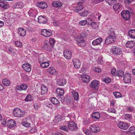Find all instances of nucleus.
Instances as JSON below:
<instances>
[{
    "label": "nucleus",
    "instance_id": "obj_17",
    "mask_svg": "<svg viewBox=\"0 0 135 135\" xmlns=\"http://www.w3.org/2000/svg\"><path fill=\"white\" fill-rule=\"evenodd\" d=\"M81 78L82 81L86 83H88L90 80L89 76L87 75H83L81 76Z\"/></svg>",
    "mask_w": 135,
    "mask_h": 135
},
{
    "label": "nucleus",
    "instance_id": "obj_7",
    "mask_svg": "<svg viewBox=\"0 0 135 135\" xmlns=\"http://www.w3.org/2000/svg\"><path fill=\"white\" fill-rule=\"evenodd\" d=\"M72 7L73 10L77 13H79L80 11L83 9L84 8L83 5H78V4L77 5L73 4Z\"/></svg>",
    "mask_w": 135,
    "mask_h": 135
},
{
    "label": "nucleus",
    "instance_id": "obj_12",
    "mask_svg": "<svg viewBox=\"0 0 135 135\" xmlns=\"http://www.w3.org/2000/svg\"><path fill=\"white\" fill-rule=\"evenodd\" d=\"M103 41L102 38L99 37L94 40L92 42V44L93 46H96L101 44Z\"/></svg>",
    "mask_w": 135,
    "mask_h": 135
},
{
    "label": "nucleus",
    "instance_id": "obj_54",
    "mask_svg": "<svg viewBox=\"0 0 135 135\" xmlns=\"http://www.w3.org/2000/svg\"><path fill=\"white\" fill-rule=\"evenodd\" d=\"M22 125L26 127H30V124L26 121L22 123Z\"/></svg>",
    "mask_w": 135,
    "mask_h": 135
},
{
    "label": "nucleus",
    "instance_id": "obj_35",
    "mask_svg": "<svg viewBox=\"0 0 135 135\" xmlns=\"http://www.w3.org/2000/svg\"><path fill=\"white\" fill-rule=\"evenodd\" d=\"M49 66V61L47 62L44 61L41 63L40 66L42 68H46Z\"/></svg>",
    "mask_w": 135,
    "mask_h": 135
},
{
    "label": "nucleus",
    "instance_id": "obj_3",
    "mask_svg": "<svg viewBox=\"0 0 135 135\" xmlns=\"http://www.w3.org/2000/svg\"><path fill=\"white\" fill-rule=\"evenodd\" d=\"M42 48L44 50L49 52L51 51V46L50 45L49 41L47 40H44L43 45H42Z\"/></svg>",
    "mask_w": 135,
    "mask_h": 135
},
{
    "label": "nucleus",
    "instance_id": "obj_19",
    "mask_svg": "<svg viewBox=\"0 0 135 135\" xmlns=\"http://www.w3.org/2000/svg\"><path fill=\"white\" fill-rule=\"evenodd\" d=\"M124 80L126 83H129L131 82V75L129 74H125L124 77Z\"/></svg>",
    "mask_w": 135,
    "mask_h": 135
},
{
    "label": "nucleus",
    "instance_id": "obj_1",
    "mask_svg": "<svg viewBox=\"0 0 135 135\" xmlns=\"http://www.w3.org/2000/svg\"><path fill=\"white\" fill-rule=\"evenodd\" d=\"M13 114L15 117H22L25 116L26 113L24 110L16 108L13 110Z\"/></svg>",
    "mask_w": 135,
    "mask_h": 135
},
{
    "label": "nucleus",
    "instance_id": "obj_46",
    "mask_svg": "<svg viewBox=\"0 0 135 135\" xmlns=\"http://www.w3.org/2000/svg\"><path fill=\"white\" fill-rule=\"evenodd\" d=\"M117 75L118 76L122 77L124 76V72L121 70H118L117 72Z\"/></svg>",
    "mask_w": 135,
    "mask_h": 135
},
{
    "label": "nucleus",
    "instance_id": "obj_18",
    "mask_svg": "<svg viewBox=\"0 0 135 135\" xmlns=\"http://www.w3.org/2000/svg\"><path fill=\"white\" fill-rule=\"evenodd\" d=\"M73 62L75 68L78 69L80 67L81 64V62L79 60L74 59L73 60Z\"/></svg>",
    "mask_w": 135,
    "mask_h": 135
},
{
    "label": "nucleus",
    "instance_id": "obj_28",
    "mask_svg": "<svg viewBox=\"0 0 135 135\" xmlns=\"http://www.w3.org/2000/svg\"><path fill=\"white\" fill-rule=\"evenodd\" d=\"M128 35L130 37L135 39V29L129 30L128 32Z\"/></svg>",
    "mask_w": 135,
    "mask_h": 135
},
{
    "label": "nucleus",
    "instance_id": "obj_9",
    "mask_svg": "<svg viewBox=\"0 0 135 135\" xmlns=\"http://www.w3.org/2000/svg\"><path fill=\"white\" fill-rule=\"evenodd\" d=\"M113 54L120 55L122 53V50L120 48L114 46L111 50Z\"/></svg>",
    "mask_w": 135,
    "mask_h": 135
},
{
    "label": "nucleus",
    "instance_id": "obj_61",
    "mask_svg": "<svg viewBox=\"0 0 135 135\" xmlns=\"http://www.w3.org/2000/svg\"><path fill=\"white\" fill-rule=\"evenodd\" d=\"M91 25L93 28H95L97 27H98L96 23L93 22H92L91 23Z\"/></svg>",
    "mask_w": 135,
    "mask_h": 135
},
{
    "label": "nucleus",
    "instance_id": "obj_44",
    "mask_svg": "<svg viewBox=\"0 0 135 135\" xmlns=\"http://www.w3.org/2000/svg\"><path fill=\"white\" fill-rule=\"evenodd\" d=\"M15 6V8H21L23 7V4L22 2H21L16 3Z\"/></svg>",
    "mask_w": 135,
    "mask_h": 135
},
{
    "label": "nucleus",
    "instance_id": "obj_21",
    "mask_svg": "<svg viewBox=\"0 0 135 135\" xmlns=\"http://www.w3.org/2000/svg\"><path fill=\"white\" fill-rule=\"evenodd\" d=\"M18 33L21 36H24L26 34V31L25 29L22 28H20L18 30Z\"/></svg>",
    "mask_w": 135,
    "mask_h": 135
},
{
    "label": "nucleus",
    "instance_id": "obj_36",
    "mask_svg": "<svg viewBox=\"0 0 135 135\" xmlns=\"http://www.w3.org/2000/svg\"><path fill=\"white\" fill-rule=\"evenodd\" d=\"M62 117L59 115H58L56 116L54 120V122L56 123H57L61 120Z\"/></svg>",
    "mask_w": 135,
    "mask_h": 135
},
{
    "label": "nucleus",
    "instance_id": "obj_2",
    "mask_svg": "<svg viewBox=\"0 0 135 135\" xmlns=\"http://www.w3.org/2000/svg\"><path fill=\"white\" fill-rule=\"evenodd\" d=\"M118 127L122 129H127L129 127V124L123 121H120L117 124Z\"/></svg>",
    "mask_w": 135,
    "mask_h": 135
},
{
    "label": "nucleus",
    "instance_id": "obj_52",
    "mask_svg": "<svg viewBox=\"0 0 135 135\" xmlns=\"http://www.w3.org/2000/svg\"><path fill=\"white\" fill-rule=\"evenodd\" d=\"M116 0H107L106 2L107 3L111 5L114 2H116Z\"/></svg>",
    "mask_w": 135,
    "mask_h": 135
},
{
    "label": "nucleus",
    "instance_id": "obj_49",
    "mask_svg": "<svg viewBox=\"0 0 135 135\" xmlns=\"http://www.w3.org/2000/svg\"><path fill=\"white\" fill-rule=\"evenodd\" d=\"M32 99V96L28 94L25 100L26 101L28 102L31 100Z\"/></svg>",
    "mask_w": 135,
    "mask_h": 135
},
{
    "label": "nucleus",
    "instance_id": "obj_55",
    "mask_svg": "<svg viewBox=\"0 0 135 135\" xmlns=\"http://www.w3.org/2000/svg\"><path fill=\"white\" fill-rule=\"evenodd\" d=\"M93 69L94 70L97 72L100 73L101 71V69L100 68L94 67L93 68Z\"/></svg>",
    "mask_w": 135,
    "mask_h": 135
},
{
    "label": "nucleus",
    "instance_id": "obj_59",
    "mask_svg": "<svg viewBox=\"0 0 135 135\" xmlns=\"http://www.w3.org/2000/svg\"><path fill=\"white\" fill-rule=\"evenodd\" d=\"M90 123V119H85L84 120L83 122V124L85 125L89 124Z\"/></svg>",
    "mask_w": 135,
    "mask_h": 135
},
{
    "label": "nucleus",
    "instance_id": "obj_27",
    "mask_svg": "<svg viewBox=\"0 0 135 135\" xmlns=\"http://www.w3.org/2000/svg\"><path fill=\"white\" fill-rule=\"evenodd\" d=\"M135 45V42L132 41H129L126 44L127 47L132 48Z\"/></svg>",
    "mask_w": 135,
    "mask_h": 135
},
{
    "label": "nucleus",
    "instance_id": "obj_31",
    "mask_svg": "<svg viewBox=\"0 0 135 135\" xmlns=\"http://www.w3.org/2000/svg\"><path fill=\"white\" fill-rule=\"evenodd\" d=\"M72 94L75 100L78 101V100L79 98V95L78 93L74 90L72 91Z\"/></svg>",
    "mask_w": 135,
    "mask_h": 135
},
{
    "label": "nucleus",
    "instance_id": "obj_15",
    "mask_svg": "<svg viewBox=\"0 0 135 135\" xmlns=\"http://www.w3.org/2000/svg\"><path fill=\"white\" fill-rule=\"evenodd\" d=\"M28 13L30 16L35 17L37 13V11L34 8H32L29 10Z\"/></svg>",
    "mask_w": 135,
    "mask_h": 135
},
{
    "label": "nucleus",
    "instance_id": "obj_63",
    "mask_svg": "<svg viewBox=\"0 0 135 135\" xmlns=\"http://www.w3.org/2000/svg\"><path fill=\"white\" fill-rule=\"evenodd\" d=\"M8 50L9 51L8 53L9 54H11L12 55H13L15 54V52L14 51H13L12 50V49L11 48H9L8 49Z\"/></svg>",
    "mask_w": 135,
    "mask_h": 135
},
{
    "label": "nucleus",
    "instance_id": "obj_58",
    "mask_svg": "<svg viewBox=\"0 0 135 135\" xmlns=\"http://www.w3.org/2000/svg\"><path fill=\"white\" fill-rule=\"evenodd\" d=\"M127 110L129 112H135V109L133 107H129L127 108Z\"/></svg>",
    "mask_w": 135,
    "mask_h": 135
},
{
    "label": "nucleus",
    "instance_id": "obj_29",
    "mask_svg": "<svg viewBox=\"0 0 135 135\" xmlns=\"http://www.w3.org/2000/svg\"><path fill=\"white\" fill-rule=\"evenodd\" d=\"M57 84L60 86H63L66 83V80L64 79H58L57 81Z\"/></svg>",
    "mask_w": 135,
    "mask_h": 135
},
{
    "label": "nucleus",
    "instance_id": "obj_22",
    "mask_svg": "<svg viewBox=\"0 0 135 135\" xmlns=\"http://www.w3.org/2000/svg\"><path fill=\"white\" fill-rule=\"evenodd\" d=\"M115 37H111L109 36L107 37L105 40V43L106 45H108L112 43L113 42L114 39Z\"/></svg>",
    "mask_w": 135,
    "mask_h": 135
},
{
    "label": "nucleus",
    "instance_id": "obj_26",
    "mask_svg": "<svg viewBox=\"0 0 135 135\" xmlns=\"http://www.w3.org/2000/svg\"><path fill=\"white\" fill-rule=\"evenodd\" d=\"M64 90L61 88H58L56 89V93L58 96H62L64 94Z\"/></svg>",
    "mask_w": 135,
    "mask_h": 135
},
{
    "label": "nucleus",
    "instance_id": "obj_48",
    "mask_svg": "<svg viewBox=\"0 0 135 135\" xmlns=\"http://www.w3.org/2000/svg\"><path fill=\"white\" fill-rule=\"evenodd\" d=\"M88 14V11L85 10L80 13V15L81 16L84 17L86 16Z\"/></svg>",
    "mask_w": 135,
    "mask_h": 135
},
{
    "label": "nucleus",
    "instance_id": "obj_34",
    "mask_svg": "<svg viewBox=\"0 0 135 135\" xmlns=\"http://www.w3.org/2000/svg\"><path fill=\"white\" fill-rule=\"evenodd\" d=\"M3 84L5 86H8L10 85V82L9 80L6 79H3L2 81Z\"/></svg>",
    "mask_w": 135,
    "mask_h": 135
},
{
    "label": "nucleus",
    "instance_id": "obj_47",
    "mask_svg": "<svg viewBox=\"0 0 135 135\" xmlns=\"http://www.w3.org/2000/svg\"><path fill=\"white\" fill-rule=\"evenodd\" d=\"M83 131V132L87 135H91V132L87 129L84 128Z\"/></svg>",
    "mask_w": 135,
    "mask_h": 135
},
{
    "label": "nucleus",
    "instance_id": "obj_10",
    "mask_svg": "<svg viewBox=\"0 0 135 135\" xmlns=\"http://www.w3.org/2000/svg\"><path fill=\"white\" fill-rule=\"evenodd\" d=\"M91 87L94 90H97L99 86V84L98 81L97 80H93L92 81L91 84Z\"/></svg>",
    "mask_w": 135,
    "mask_h": 135
},
{
    "label": "nucleus",
    "instance_id": "obj_4",
    "mask_svg": "<svg viewBox=\"0 0 135 135\" xmlns=\"http://www.w3.org/2000/svg\"><path fill=\"white\" fill-rule=\"evenodd\" d=\"M121 16L123 18L126 20H128L130 17L129 12L128 10L122 11L121 13Z\"/></svg>",
    "mask_w": 135,
    "mask_h": 135
},
{
    "label": "nucleus",
    "instance_id": "obj_13",
    "mask_svg": "<svg viewBox=\"0 0 135 135\" xmlns=\"http://www.w3.org/2000/svg\"><path fill=\"white\" fill-rule=\"evenodd\" d=\"M36 5L37 7L42 9H44L47 7V4L44 2H38L36 3Z\"/></svg>",
    "mask_w": 135,
    "mask_h": 135
},
{
    "label": "nucleus",
    "instance_id": "obj_32",
    "mask_svg": "<svg viewBox=\"0 0 135 135\" xmlns=\"http://www.w3.org/2000/svg\"><path fill=\"white\" fill-rule=\"evenodd\" d=\"M0 6L4 9L7 8L9 6L6 2L0 0Z\"/></svg>",
    "mask_w": 135,
    "mask_h": 135
},
{
    "label": "nucleus",
    "instance_id": "obj_64",
    "mask_svg": "<svg viewBox=\"0 0 135 135\" xmlns=\"http://www.w3.org/2000/svg\"><path fill=\"white\" fill-rule=\"evenodd\" d=\"M37 129L35 127L32 128L30 130V132L32 133H33L35 132H36Z\"/></svg>",
    "mask_w": 135,
    "mask_h": 135
},
{
    "label": "nucleus",
    "instance_id": "obj_41",
    "mask_svg": "<svg viewBox=\"0 0 135 135\" xmlns=\"http://www.w3.org/2000/svg\"><path fill=\"white\" fill-rule=\"evenodd\" d=\"M122 6L120 4L117 3L115 4L113 6V8L115 11L120 9L121 8Z\"/></svg>",
    "mask_w": 135,
    "mask_h": 135
},
{
    "label": "nucleus",
    "instance_id": "obj_30",
    "mask_svg": "<svg viewBox=\"0 0 135 135\" xmlns=\"http://www.w3.org/2000/svg\"><path fill=\"white\" fill-rule=\"evenodd\" d=\"M47 87L44 84H42L41 86V94L44 95L46 94L47 91Z\"/></svg>",
    "mask_w": 135,
    "mask_h": 135
},
{
    "label": "nucleus",
    "instance_id": "obj_38",
    "mask_svg": "<svg viewBox=\"0 0 135 135\" xmlns=\"http://www.w3.org/2000/svg\"><path fill=\"white\" fill-rule=\"evenodd\" d=\"M51 102L52 103L55 104H58L60 103L59 101L55 97L51 98Z\"/></svg>",
    "mask_w": 135,
    "mask_h": 135
},
{
    "label": "nucleus",
    "instance_id": "obj_56",
    "mask_svg": "<svg viewBox=\"0 0 135 135\" xmlns=\"http://www.w3.org/2000/svg\"><path fill=\"white\" fill-rule=\"evenodd\" d=\"M34 108L36 110H38L40 108V105L39 104L36 103L34 104Z\"/></svg>",
    "mask_w": 135,
    "mask_h": 135
},
{
    "label": "nucleus",
    "instance_id": "obj_57",
    "mask_svg": "<svg viewBox=\"0 0 135 135\" xmlns=\"http://www.w3.org/2000/svg\"><path fill=\"white\" fill-rule=\"evenodd\" d=\"M45 105L51 109H52L53 106L52 104L50 103L46 102L45 103Z\"/></svg>",
    "mask_w": 135,
    "mask_h": 135
},
{
    "label": "nucleus",
    "instance_id": "obj_60",
    "mask_svg": "<svg viewBox=\"0 0 135 135\" xmlns=\"http://www.w3.org/2000/svg\"><path fill=\"white\" fill-rule=\"evenodd\" d=\"M15 45L17 47H21L22 46V44L19 41H16L15 42Z\"/></svg>",
    "mask_w": 135,
    "mask_h": 135
},
{
    "label": "nucleus",
    "instance_id": "obj_14",
    "mask_svg": "<svg viewBox=\"0 0 135 135\" xmlns=\"http://www.w3.org/2000/svg\"><path fill=\"white\" fill-rule=\"evenodd\" d=\"M38 22L41 24L45 23L47 21V18L45 16H40L38 18Z\"/></svg>",
    "mask_w": 135,
    "mask_h": 135
},
{
    "label": "nucleus",
    "instance_id": "obj_16",
    "mask_svg": "<svg viewBox=\"0 0 135 135\" xmlns=\"http://www.w3.org/2000/svg\"><path fill=\"white\" fill-rule=\"evenodd\" d=\"M7 126L9 128H11L15 127L16 125L15 122L12 119H8L7 122Z\"/></svg>",
    "mask_w": 135,
    "mask_h": 135
},
{
    "label": "nucleus",
    "instance_id": "obj_42",
    "mask_svg": "<svg viewBox=\"0 0 135 135\" xmlns=\"http://www.w3.org/2000/svg\"><path fill=\"white\" fill-rule=\"evenodd\" d=\"M92 116L93 118L96 119H98L100 118V114L97 112L94 113L93 114Z\"/></svg>",
    "mask_w": 135,
    "mask_h": 135
},
{
    "label": "nucleus",
    "instance_id": "obj_37",
    "mask_svg": "<svg viewBox=\"0 0 135 135\" xmlns=\"http://www.w3.org/2000/svg\"><path fill=\"white\" fill-rule=\"evenodd\" d=\"M130 135H135V127L132 126L130 127L129 129Z\"/></svg>",
    "mask_w": 135,
    "mask_h": 135
},
{
    "label": "nucleus",
    "instance_id": "obj_8",
    "mask_svg": "<svg viewBox=\"0 0 135 135\" xmlns=\"http://www.w3.org/2000/svg\"><path fill=\"white\" fill-rule=\"evenodd\" d=\"M90 130L94 133H97L100 131V128L98 126L95 124H93L89 127Z\"/></svg>",
    "mask_w": 135,
    "mask_h": 135
},
{
    "label": "nucleus",
    "instance_id": "obj_40",
    "mask_svg": "<svg viewBox=\"0 0 135 135\" xmlns=\"http://www.w3.org/2000/svg\"><path fill=\"white\" fill-rule=\"evenodd\" d=\"M38 61L40 63L45 61L44 56L43 54L40 55L39 56Z\"/></svg>",
    "mask_w": 135,
    "mask_h": 135
},
{
    "label": "nucleus",
    "instance_id": "obj_11",
    "mask_svg": "<svg viewBox=\"0 0 135 135\" xmlns=\"http://www.w3.org/2000/svg\"><path fill=\"white\" fill-rule=\"evenodd\" d=\"M68 128L71 131L75 130L77 129L76 124L73 122H70L68 124Z\"/></svg>",
    "mask_w": 135,
    "mask_h": 135
},
{
    "label": "nucleus",
    "instance_id": "obj_33",
    "mask_svg": "<svg viewBox=\"0 0 135 135\" xmlns=\"http://www.w3.org/2000/svg\"><path fill=\"white\" fill-rule=\"evenodd\" d=\"M109 36L113 37H115V35L114 32V29L112 28L109 29L108 32Z\"/></svg>",
    "mask_w": 135,
    "mask_h": 135
},
{
    "label": "nucleus",
    "instance_id": "obj_39",
    "mask_svg": "<svg viewBox=\"0 0 135 135\" xmlns=\"http://www.w3.org/2000/svg\"><path fill=\"white\" fill-rule=\"evenodd\" d=\"M49 44L50 45V46L52 47H53L54 45L56 42L55 40L53 38H50L49 39Z\"/></svg>",
    "mask_w": 135,
    "mask_h": 135
},
{
    "label": "nucleus",
    "instance_id": "obj_20",
    "mask_svg": "<svg viewBox=\"0 0 135 135\" xmlns=\"http://www.w3.org/2000/svg\"><path fill=\"white\" fill-rule=\"evenodd\" d=\"M64 55L65 57L67 59H70L72 56L71 51L68 50H65L64 51Z\"/></svg>",
    "mask_w": 135,
    "mask_h": 135
},
{
    "label": "nucleus",
    "instance_id": "obj_5",
    "mask_svg": "<svg viewBox=\"0 0 135 135\" xmlns=\"http://www.w3.org/2000/svg\"><path fill=\"white\" fill-rule=\"evenodd\" d=\"M77 44L81 46H84L85 45V42L83 37L78 36L75 39Z\"/></svg>",
    "mask_w": 135,
    "mask_h": 135
},
{
    "label": "nucleus",
    "instance_id": "obj_53",
    "mask_svg": "<svg viewBox=\"0 0 135 135\" xmlns=\"http://www.w3.org/2000/svg\"><path fill=\"white\" fill-rule=\"evenodd\" d=\"M88 23L87 20H82L80 21L79 22V24L81 26L85 25Z\"/></svg>",
    "mask_w": 135,
    "mask_h": 135
},
{
    "label": "nucleus",
    "instance_id": "obj_43",
    "mask_svg": "<svg viewBox=\"0 0 135 135\" xmlns=\"http://www.w3.org/2000/svg\"><path fill=\"white\" fill-rule=\"evenodd\" d=\"M124 117L125 119L129 121H131L132 119V116L130 114H126L124 115Z\"/></svg>",
    "mask_w": 135,
    "mask_h": 135
},
{
    "label": "nucleus",
    "instance_id": "obj_25",
    "mask_svg": "<svg viewBox=\"0 0 135 135\" xmlns=\"http://www.w3.org/2000/svg\"><path fill=\"white\" fill-rule=\"evenodd\" d=\"M47 71L50 74L55 75L56 74V71L53 67H50L47 69Z\"/></svg>",
    "mask_w": 135,
    "mask_h": 135
},
{
    "label": "nucleus",
    "instance_id": "obj_50",
    "mask_svg": "<svg viewBox=\"0 0 135 135\" xmlns=\"http://www.w3.org/2000/svg\"><path fill=\"white\" fill-rule=\"evenodd\" d=\"M103 81L105 83H108L111 82V80L109 78L107 77L103 79Z\"/></svg>",
    "mask_w": 135,
    "mask_h": 135
},
{
    "label": "nucleus",
    "instance_id": "obj_62",
    "mask_svg": "<svg viewBox=\"0 0 135 135\" xmlns=\"http://www.w3.org/2000/svg\"><path fill=\"white\" fill-rule=\"evenodd\" d=\"M60 129L63 130L67 131L68 130V127L66 126H63L61 127Z\"/></svg>",
    "mask_w": 135,
    "mask_h": 135
},
{
    "label": "nucleus",
    "instance_id": "obj_23",
    "mask_svg": "<svg viewBox=\"0 0 135 135\" xmlns=\"http://www.w3.org/2000/svg\"><path fill=\"white\" fill-rule=\"evenodd\" d=\"M22 68L26 71L29 72L31 71V68L30 65L28 64H24L22 65Z\"/></svg>",
    "mask_w": 135,
    "mask_h": 135
},
{
    "label": "nucleus",
    "instance_id": "obj_24",
    "mask_svg": "<svg viewBox=\"0 0 135 135\" xmlns=\"http://www.w3.org/2000/svg\"><path fill=\"white\" fill-rule=\"evenodd\" d=\"M62 5L63 3L60 1H55L52 3L53 6L57 8H60L62 6Z\"/></svg>",
    "mask_w": 135,
    "mask_h": 135
},
{
    "label": "nucleus",
    "instance_id": "obj_45",
    "mask_svg": "<svg viewBox=\"0 0 135 135\" xmlns=\"http://www.w3.org/2000/svg\"><path fill=\"white\" fill-rule=\"evenodd\" d=\"M113 94L116 98H119L122 97L121 94L118 92H113Z\"/></svg>",
    "mask_w": 135,
    "mask_h": 135
},
{
    "label": "nucleus",
    "instance_id": "obj_51",
    "mask_svg": "<svg viewBox=\"0 0 135 135\" xmlns=\"http://www.w3.org/2000/svg\"><path fill=\"white\" fill-rule=\"evenodd\" d=\"M21 90H25L27 89L28 86L26 84H23L21 85Z\"/></svg>",
    "mask_w": 135,
    "mask_h": 135
},
{
    "label": "nucleus",
    "instance_id": "obj_6",
    "mask_svg": "<svg viewBox=\"0 0 135 135\" xmlns=\"http://www.w3.org/2000/svg\"><path fill=\"white\" fill-rule=\"evenodd\" d=\"M41 34L44 37H49L52 35V32L50 30L44 29L41 31Z\"/></svg>",
    "mask_w": 135,
    "mask_h": 135
}]
</instances>
